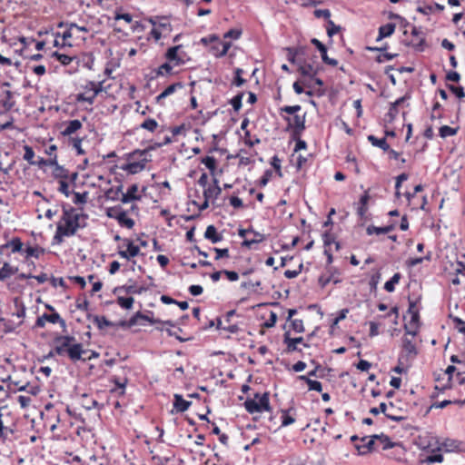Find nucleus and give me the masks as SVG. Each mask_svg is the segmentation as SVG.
Here are the masks:
<instances>
[{
  "instance_id": "1",
  "label": "nucleus",
  "mask_w": 465,
  "mask_h": 465,
  "mask_svg": "<svg viewBox=\"0 0 465 465\" xmlns=\"http://www.w3.org/2000/svg\"><path fill=\"white\" fill-rule=\"evenodd\" d=\"M54 351L58 356H67L72 362L87 361L99 357L97 351H92L91 356L84 357L89 351L84 348L81 342H76V339L72 335L58 334L54 338Z\"/></svg>"
},
{
  "instance_id": "2",
  "label": "nucleus",
  "mask_w": 465,
  "mask_h": 465,
  "mask_svg": "<svg viewBox=\"0 0 465 465\" xmlns=\"http://www.w3.org/2000/svg\"><path fill=\"white\" fill-rule=\"evenodd\" d=\"M160 147H162L161 143H153L143 150L135 149L128 153H125L124 157L126 160L134 159L137 155L143 158L138 162H132L123 164L120 168L130 174H135L143 171L146 168V164L152 161V155L150 154V152L154 151Z\"/></svg>"
},
{
  "instance_id": "3",
  "label": "nucleus",
  "mask_w": 465,
  "mask_h": 465,
  "mask_svg": "<svg viewBox=\"0 0 465 465\" xmlns=\"http://www.w3.org/2000/svg\"><path fill=\"white\" fill-rule=\"evenodd\" d=\"M75 208L72 206H68L66 204L63 205V216L62 221L64 223L63 225V228L66 231L64 232L66 233H72L74 235L77 232V230L81 227H84V225L80 224V218H87L86 214L84 213H76Z\"/></svg>"
},
{
  "instance_id": "4",
  "label": "nucleus",
  "mask_w": 465,
  "mask_h": 465,
  "mask_svg": "<svg viewBox=\"0 0 465 465\" xmlns=\"http://www.w3.org/2000/svg\"><path fill=\"white\" fill-rule=\"evenodd\" d=\"M245 410L250 413L253 414L256 412L267 411L272 413V410L270 404V393L265 391L260 397V401L247 399L244 403Z\"/></svg>"
},
{
  "instance_id": "5",
  "label": "nucleus",
  "mask_w": 465,
  "mask_h": 465,
  "mask_svg": "<svg viewBox=\"0 0 465 465\" xmlns=\"http://www.w3.org/2000/svg\"><path fill=\"white\" fill-rule=\"evenodd\" d=\"M287 122L286 131H292V137L302 136L306 129V114L303 115L294 114L293 117L282 116Z\"/></svg>"
},
{
  "instance_id": "6",
  "label": "nucleus",
  "mask_w": 465,
  "mask_h": 465,
  "mask_svg": "<svg viewBox=\"0 0 465 465\" xmlns=\"http://www.w3.org/2000/svg\"><path fill=\"white\" fill-rule=\"evenodd\" d=\"M45 322H48L53 324H59L64 331H66V322L60 316L59 313H44L42 316H39L35 323V328H44L45 326Z\"/></svg>"
},
{
  "instance_id": "7",
  "label": "nucleus",
  "mask_w": 465,
  "mask_h": 465,
  "mask_svg": "<svg viewBox=\"0 0 465 465\" xmlns=\"http://www.w3.org/2000/svg\"><path fill=\"white\" fill-rule=\"evenodd\" d=\"M388 405L385 402L380 403L379 407L371 408L370 413L373 415H378L381 412L383 413L389 420L393 421H401L405 420V417L401 415H396L395 413L387 412Z\"/></svg>"
},
{
  "instance_id": "8",
  "label": "nucleus",
  "mask_w": 465,
  "mask_h": 465,
  "mask_svg": "<svg viewBox=\"0 0 465 465\" xmlns=\"http://www.w3.org/2000/svg\"><path fill=\"white\" fill-rule=\"evenodd\" d=\"M182 47V45L169 47L164 54L165 58L169 62H174V65L184 64L185 61L178 54V52L181 50Z\"/></svg>"
},
{
  "instance_id": "9",
  "label": "nucleus",
  "mask_w": 465,
  "mask_h": 465,
  "mask_svg": "<svg viewBox=\"0 0 465 465\" xmlns=\"http://www.w3.org/2000/svg\"><path fill=\"white\" fill-rule=\"evenodd\" d=\"M23 242L19 237H14L11 241L0 246V253L3 254L5 250L11 249L12 253L24 252Z\"/></svg>"
},
{
  "instance_id": "10",
  "label": "nucleus",
  "mask_w": 465,
  "mask_h": 465,
  "mask_svg": "<svg viewBox=\"0 0 465 465\" xmlns=\"http://www.w3.org/2000/svg\"><path fill=\"white\" fill-rule=\"evenodd\" d=\"M138 188V184L136 183L130 185L125 193H122L121 202L123 203H128L133 201H140L142 197L137 194Z\"/></svg>"
},
{
  "instance_id": "11",
  "label": "nucleus",
  "mask_w": 465,
  "mask_h": 465,
  "mask_svg": "<svg viewBox=\"0 0 465 465\" xmlns=\"http://www.w3.org/2000/svg\"><path fill=\"white\" fill-rule=\"evenodd\" d=\"M370 200L369 190L365 191L361 195L359 202L357 203L356 212L361 219H364L368 211V203Z\"/></svg>"
},
{
  "instance_id": "12",
  "label": "nucleus",
  "mask_w": 465,
  "mask_h": 465,
  "mask_svg": "<svg viewBox=\"0 0 465 465\" xmlns=\"http://www.w3.org/2000/svg\"><path fill=\"white\" fill-rule=\"evenodd\" d=\"M191 405L192 401L184 400L181 394L173 395V406L176 412H184Z\"/></svg>"
},
{
  "instance_id": "13",
  "label": "nucleus",
  "mask_w": 465,
  "mask_h": 465,
  "mask_svg": "<svg viewBox=\"0 0 465 465\" xmlns=\"http://www.w3.org/2000/svg\"><path fill=\"white\" fill-rule=\"evenodd\" d=\"M402 351L403 352H405V357L407 359H413L418 354V351L416 349L414 342L405 336L402 338Z\"/></svg>"
},
{
  "instance_id": "14",
  "label": "nucleus",
  "mask_w": 465,
  "mask_h": 465,
  "mask_svg": "<svg viewBox=\"0 0 465 465\" xmlns=\"http://www.w3.org/2000/svg\"><path fill=\"white\" fill-rule=\"evenodd\" d=\"M147 290L144 286L137 287L135 284L117 286L114 290V293L124 292L127 294H141Z\"/></svg>"
},
{
  "instance_id": "15",
  "label": "nucleus",
  "mask_w": 465,
  "mask_h": 465,
  "mask_svg": "<svg viewBox=\"0 0 465 465\" xmlns=\"http://www.w3.org/2000/svg\"><path fill=\"white\" fill-rule=\"evenodd\" d=\"M65 128L61 132L63 136H71L73 134L80 130L83 126L80 120H71L64 123Z\"/></svg>"
},
{
  "instance_id": "16",
  "label": "nucleus",
  "mask_w": 465,
  "mask_h": 465,
  "mask_svg": "<svg viewBox=\"0 0 465 465\" xmlns=\"http://www.w3.org/2000/svg\"><path fill=\"white\" fill-rule=\"evenodd\" d=\"M368 440L367 436H364L361 439V441L365 442L362 445L355 444V448L359 452V455H365L367 453L371 452L374 450V441L373 440Z\"/></svg>"
},
{
  "instance_id": "17",
  "label": "nucleus",
  "mask_w": 465,
  "mask_h": 465,
  "mask_svg": "<svg viewBox=\"0 0 465 465\" xmlns=\"http://www.w3.org/2000/svg\"><path fill=\"white\" fill-rule=\"evenodd\" d=\"M204 238L213 243H217L223 240V235L217 232L214 225H208L204 232Z\"/></svg>"
},
{
  "instance_id": "18",
  "label": "nucleus",
  "mask_w": 465,
  "mask_h": 465,
  "mask_svg": "<svg viewBox=\"0 0 465 465\" xmlns=\"http://www.w3.org/2000/svg\"><path fill=\"white\" fill-rule=\"evenodd\" d=\"M87 319H92L93 322L96 324L99 330H103L104 327L114 326V322L107 320L105 316L88 314Z\"/></svg>"
},
{
  "instance_id": "19",
  "label": "nucleus",
  "mask_w": 465,
  "mask_h": 465,
  "mask_svg": "<svg viewBox=\"0 0 465 465\" xmlns=\"http://www.w3.org/2000/svg\"><path fill=\"white\" fill-rule=\"evenodd\" d=\"M111 381L114 382L116 386L115 389H112L110 391L111 393L117 392L119 396H124L125 394V387L127 383V379L121 380L117 376H114L111 379Z\"/></svg>"
},
{
  "instance_id": "20",
  "label": "nucleus",
  "mask_w": 465,
  "mask_h": 465,
  "mask_svg": "<svg viewBox=\"0 0 465 465\" xmlns=\"http://www.w3.org/2000/svg\"><path fill=\"white\" fill-rule=\"evenodd\" d=\"M367 139L371 143L372 146L378 147L384 152L390 150V145L387 143L386 137L377 138L373 134H370L368 135Z\"/></svg>"
},
{
  "instance_id": "21",
  "label": "nucleus",
  "mask_w": 465,
  "mask_h": 465,
  "mask_svg": "<svg viewBox=\"0 0 465 465\" xmlns=\"http://www.w3.org/2000/svg\"><path fill=\"white\" fill-rule=\"evenodd\" d=\"M395 27H396V25L392 23H388L386 25L380 26L379 35H378L376 41L379 42L385 37L391 36L394 33Z\"/></svg>"
},
{
  "instance_id": "22",
  "label": "nucleus",
  "mask_w": 465,
  "mask_h": 465,
  "mask_svg": "<svg viewBox=\"0 0 465 465\" xmlns=\"http://www.w3.org/2000/svg\"><path fill=\"white\" fill-rule=\"evenodd\" d=\"M441 447L445 449L446 451H458L460 450L461 441L450 438H446L441 442Z\"/></svg>"
},
{
  "instance_id": "23",
  "label": "nucleus",
  "mask_w": 465,
  "mask_h": 465,
  "mask_svg": "<svg viewBox=\"0 0 465 465\" xmlns=\"http://www.w3.org/2000/svg\"><path fill=\"white\" fill-rule=\"evenodd\" d=\"M283 343L286 345V353H292L293 351H302V350L297 347V344L294 343L293 339L291 338L289 331H285L283 334Z\"/></svg>"
},
{
  "instance_id": "24",
  "label": "nucleus",
  "mask_w": 465,
  "mask_h": 465,
  "mask_svg": "<svg viewBox=\"0 0 465 465\" xmlns=\"http://www.w3.org/2000/svg\"><path fill=\"white\" fill-rule=\"evenodd\" d=\"M394 229V224H390L383 227H377L375 225H369L366 229V232L368 235L372 234H382V233H388L391 232Z\"/></svg>"
},
{
  "instance_id": "25",
  "label": "nucleus",
  "mask_w": 465,
  "mask_h": 465,
  "mask_svg": "<svg viewBox=\"0 0 465 465\" xmlns=\"http://www.w3.org/2000/svg\"><path fill=\"white\" fill-rule=\"evenodd\" d=\"M128 211L121 212L120 215L117 217V223L120 226L125 227L127 229H132L135 223L132 218L127 217Z\"/></svg>"
},
{
  "instance_id": "26",
  "label": "nucleus",
  "mask_w": 465,
  "mask_h": 465,
  "mask_svg": "<svg viewBox=\"0 0 465 465\" xmlns=\"http://www.w3.org/2000/svg\"><path fill=\"white\" fill-rule=\"evenodd\" d=\"M298 71L302 76H308L309 78H313L318 74V70L314 69L311 64L306 63L300 64Z\"/></svg>"
},
{
  "instance_id": "27",
  "label": "nucleus",
  "mask_w": 465,
  "mask_h": 465,
  "mask_svg": "<svg viewBox=\"0 0 465 465\" xmlns=\"http://www.w3.org/2000/svg\"><path fill=\"white\" fill-rule=\"evenodd\" d=\"M17 272V267L11 266L8 262H5L3 267L0 268V281H5L6 278L16 273Z\"/></svg>"
},
{
  "instance_id": "28",
  "label": "nucleus",
  "mask_w": 465,
  "mask_h": 465,
  "mask_svg": "<svg viewBox=\"0 0 465 465\" xmlns=\"http://www.w3.org/2000/svg\"><path fill=\"white\" fill-rule=\"evenodd\" d=\"M299 379L306 382L309 391H315L318 392H321L322 391V384L320 381L312 380L305 375H300Z\"/></svg>"
},
{
  "instance_id": "29",
  "label": "nucleus",
  "mask_w": 465,
  "mask_h": 465,
  "mask_svg": "<svg viewBox=\"0 0 465 465\" xmlns=\"http://www.w3.org/2000/svg\"><path fill=\"white\" fill-rule=\"evenodd\" d=\"M5 98L1 100L2 106L5 111H10L15 104L13 99V93L10 90L4 91Z\"/></svg>"
},
{
  "instance_id": "30",
  "label": "nucleus",
  "mask_w": 465,
  "mask_h": 465,
  "mask_svg": "<svg viewBox=\"0 0 465 465\" xmlns=\"http://www.w3.org/2000/svg\"><path fill=\"white\" fill-rule=\"evenodd\" d=\"M24 252L26 253V259H28L29 257H35L38 259L41 255H43L45 252V250L40 246H26L24 250Z\"/></svg>"
},
{
  "instance_id": "31",
  "label": "nucleus",
  "mask_w": 465,
  "mask_h": 465,
  "mask_svg": "<svg viewBox=\"0 0 465 465\" xmlns=\"http://www.w3.org/2000/svg\"><path fill=\"white\" fill-rule=\"evenodd\" d=\"M64 229L61 223L57 224L55 234L53 238V244H60L64 241V237L73 236L72 233L64 232Z\"/></svg>"
},
{
  "instance_id": "32",
  "label": "nucleus",
  "mask_w": 465,
  "mask_h": 465,
  "mask_svg": "<svg viewBox=\"0 0 465 465\" xmlns=\"http://www.w3.org/2000/svg\"><path fill=\"white\" fill-rule=\"evenodd\" d=\"M381 443L382 444V450H389V449H392V448H395V447H401L402 449V445L401 442H395V441H392L391 440V438L384 434V433H381Z\"/></svg>"
},
{
  "instance_id": "33",
  "label": "nucleus",
  "mask_w": 465,
  "mask_h": 465,
  "mask_svg": "<svg viewBox=\"0 0 465 465\" xmlns=\"http://www.w3.org/2000/svg\"><path fill=\"white\" fill-rule=\"evenodd\" d=\"M443 10H444V5H440V4H438V3H435L433 5H425V6H419L417 8V12L420 13V14H423V15H428L429 13H431V12H434V11L441 12Z\"/></svg>"
},
{
  "instance_id": "34",
  "label": "nucleus",
  "mask_w": 465,
  "mask_h": 465,
  "mask_svg": "<svg viewBox=\"0 0 465 465\" xmlns=\"http://www.w3.org/2000/svg\"><path fill=\"white\" fill-rule=\"evenodd\" d=\"M233 73L234 76L232 81V85H234L236 87L242 86L246 83V80L242 78V74H244L243 69L237 67L234 69Z\"/></svg>"
},
{
  "instance_id": "35",
  "label": "nucleus",
  "mask_w": 465,
  "mask_h": 465,
  "mask_svg": "<svg viewBox=\"0 0 465 465\" xmlns=\"http://www.w3.org/2000/svg\"><path fill=\"white\" fill-rule=\"evenodd\" d=\"M52 175L54 179L57 180H67L69 177V171L65 169L63 165H57L56 168L54 169Z\"/></svg>"
},
{
  "instance_id": "36",
  "label": "nucleus",
  "mask_w": 465,
  "mask_h": 465,
  "mask_svg": "<svg viewBox=\"0 0 465 465\" xmlns=\"http://www.w3.org/2000/svg\"><path fill=\"white\" fill-rule=\"evenodd\" d=\"M122 190H123V185H119L115 188L111 187L105 191L104 196L108 200L117 201L120 199L119 194L122 193Z\"/></svg>"
},
{
  "instance_id": "37",
  "label": "nucleus",
  "mask_w": 465,
  "mask_h": 465,
  "mask_svg": "<svg viewBox=\"0 0 465 465\" xmlns=\"http://www.w3.org/2000/svg\"><path fill=\"white\" fill-rule=\"evenodd\" d=\"M14 305L16 308V312H14V315L18 318H25L26 309L22 300L18 297H15L14 299Z\"/></svg>"
},
{
  "instance_id": "38",
  "label": "nucleus",
  "mask_w": 465,
  "mask_h": 465,
  "mask_svg": "<svg viewBox=\"0 0 465 465\" xmlns=\"http://www.w3.org/2000/svg\"><path fill=\"white\" fill-rule=\"evenodd\" d=\"M123 242L125 243L128 251V255L131 256V258H134L140 254L139 246L134 245L132 240L124 238Z\"/></svg>"
},
{
  "instance_id": "39",
  "label": "nucleus",
  "mask_w": 465,
  "mask_h": 465,
  "mask_svg": "<svg viewBox=\"0 0 465 465\" xmlns=\"http://www.w3.org/2000/svg\"><path fill=\"white\" fill-rule=\"evenodd\" d=\"M116 302H117V304L121 308L125 309V310H130L133 308L134 299L131 296H129V297L119 296L117 298Z\"/></svg>"
},
{
  "instance_id": "40",
  "label": "nucleus",
  "mask_w": 465,
  "mask_h": 465,
  "mask_svg": "<svg viewBox=\"0 0 465 465\" xmlns=\"http://www.w3.org/2000/svg\"><path fill=\"white\" fill-rule=\"evenodd\" d=\"M244 96V92H240L236 95H234L230 101V104L232 106L235 112H238L242 106V98Z\"/></svg>"
},
{
  "instance_id": "41",
  "label": "nucleus",
  "mask_w": 465,
  "mask_h": 465,
  "mask_svg": "<svg viewBox=\"0 0 465 465\" xmlns=\"http://www.w3.org/2000/svg\"><path fill=\"white\" fill-rule=\"evenodd\" d=\"M321 54L322 60L324 64L331 65V66H336L338 64V61L334 58H330L327 54V47L324 45L322 48L318 50Z\"/></svg>"
},
{
  "instance_id": "42",
  "label": "nucleus",
  "mask_w": 465,
  "mask_h": 465,
  "mask_svg": "<svg viewBox=\"0 0 465 465\" xmlns=\"http://www.w3.org/2000/svg\"><path fill=\"white\" fill-rule=\"evenodd\" d=\"M45 409L50 412V415L48 417V420L49 419H54V422L55 423H60L61 422V417H60V413L58 411L57 409H55V407L54 406V404L52 403H47L45 406Z\"/></svg>"
},
{
  "instance_id": "43",
  "label": "nucleus",
  "mask_w": 465,
  "mask_h": 465,
  "mask_svg": "<svg viewBox=\"0 0 465 465\" xmlns=\"http://www.w3.org/2000/svg\"><path fill=\"white\" fill-rule=\"evenodd\" d=\"M52 57H54L57 61H59L62 65L70 64V63L74 59V57L67 55L65 54H61L58 51L53 52Z\"/></svg>"
},
{
  "instance_id": "44",
  "label": "nucleus",
  "mask_w": 465,
  "mask_h": 465,
  "mask_svg": "<svg viewBox=\"0 0 465 465\" xmlns=\"http://www.w3.org/2000/svg\"><path fill=\"white\" fill-rule=\"evenodd\" d=\"M102 85H103V82L95 83L94 81H89L86 84V85L84 86V88L87 90H92L94 92L92 96H94L95 98L98 95V94L103 91Z\"/></svg>"
},
{
  "instance_id": "45",
  "label": "nucleus",
  "mask_w": 465,
  "mask_h": 465,
  "mask_svg": "<svg viewBox=\"0 0 465 465\" xmlns=\"http://www.w3.org/2000/svg\"><path fill=\"white\" fill-rule=\"evenodd\" d=\"M201 163H203L207 169H209L211 174L213 175L216 169V159L213 156H205L202 158Z\"/></svg>"
},
{
  "instance_id": "46",
  "label": "nucleus",
  "mask_w": 465,
  "mask_h": 465,
  "mask_svg": "<svg viewBox=\"0 0 465 465\" xmlns=\"http://www.w3.org/2000/svg\"><path fill=\"white\" fill-rule=\"evenodd\" d=\"M158 29L162 32L170 33L172 31V25L169 18L166 16H161L157 23Z\"/></svg>"
},
{
  "instance_id": "47",
  "label": "nucleus",
  "mask_w": 465,
  "mask_h": 465,
  "mask_svg": "<svg viewBox=\"0 0 465 465\" xmlns=\"http://www.w3.org/2000/svg\"><path fill=\"white\" fill-rule=\"evenodd\" d=\"M400 279L401 274L399 272L395 273L389 281L385 282L384 289L389 292H394L395 284L399 282Z\"/></svg>"
},
{
  "instance_id": "48",
  "label": "nucleus",
  "mask_w": 465,
  "mask_h": 465,
  "mask_svg": "<svg viewBox=\"0 0 465 465\" xmlns=\"http://www.w3.org/2000/svg\"><path fill=\"white\" fill-rule=\"evenodd\" d=\"M322 241H323V245H324V249L326 248H331V245L335 242V236L334 234L331 232V230H327L325 231L322 234Z\"/></svg>"
},
{
  "instance_id": "49",
  "label": "nucleus",
  "mask_w": 465,
  "mask_h": 465,
  "mask_svg": "<svg viewBox=\"0 0 465 465\" xmlns=\"http://www.w3.org/2000/svg\"><path fill=\"white\" fill-rule=\"evenodd\" d=\"M458 128H452L449 125H442L439 130V134L441 138H446L449 136H453L457 134Z\"/></svg>"
},
{
  "instance_id": "50",
  "label": "nucleus",
  "mask_w": 465,
  "mask_h": 465,
  "mask_svg": "<svg viewBox=\"0 0 465 465\" xmlns=\"http://www.w3.org/2000/svg\"><path fill=\"white\" fill-rule=\"evenodd\" d=\"M124 210L122 208L121 205H116L113 207H108L105 209V214L107 217L111 219H115L117 221V217L120 215L121 212H124Z\"/></svg>"
},
{
  "instance_id": "51",
  "label": "nucleus",
  "mask_w": 465,
  "mask_h": 465,
  "mask_svg": "<svg viewBox=\"0 0 465 465\" xmlns=\"http://www.w3.org/2000/svg\"><path fill=\"white\" fill-rule=\"evenodd\" d=\"M73 202L74 204H85L87 203L89 194L87 191L84 193L73 192Z\"/></svg>"
},
{
  "instance_id": "52",
  "label": "nucleus",
  "mask_w": 465,
  "mask_h": 465,
  "mask_svg": "<svg viewBox=\"0 0 465 465\" xmlns=\"http://www.w3.org/2000/svg\"><path fill=\"white\" fill-rule=\"evenodd\" d=\"M140 127L153 133L158 127V123L153 118H146L140 124Z\"/></svg>"
},
{
  "instance_id": "53",
  "label": "nucleus",
  "mask_w": 465,
  "mask_h": 465,
  "mask_svg": "<svg viewBox=\"0 0 465 465\" xmlns=\"http://www.w3.org/2000/svg\"><path fill=\"white\" fill-rule=\"evenodd\" d=\"M292 410V409L281 411H282V417H281L282 418V427L289 426L295 421V419L289 414V412Z\"/></svg>"
},
{
  "instance_id": "54",
  "label": "nucleus",
  "mask_w": 465,
  "mask_h": 465,
  "mask_svg": "<svg viewBox=\"0 0 465 465\" xmlns=\"http://www.w3.org/2000/svg\"><path fill=\"white\" fill-rule=\"evenodd\" d=\"M173 70V66L169 63H163L154 71V77H159L161 75L171 74Z\"/></svg>"
},
{
  "instance_id": "55",
  "label": "nucleus",
  "mask_w": 465,
  "mask_h": 465,
  "mask_svg": "<svg viewBox=\"0 0 465 465\" xmlns=\"http://www.w3.org/2000/svg\"><path fill=\"white\" fill-rule=\"evenodd\" d=\"M83 139L80 137H72L70 138V143L72 146L76 150V153L79 155L84 154L85 151L82 148Z\"/></svg>"
},
{
  "instance_id": "56",
  "label": "nucleus",
  "mask_w": 465,
  "mask_h": 465,
  "mask_svg": "<svg viewBox=\"0 0 465 465\" xmlns=\"http://www.w3.org/2000/svg\"><path fill=\"white\" fill-rule=\"evenodd\" d=\"M398 113H399L398 108L395 105H393L392 104H391L389 111L385 114V118H384L385 121L389 124H391L396 119Z\"/></svg>"
},
{
  "instance_id": "57",
  "label": "nucleus",
  "mask_w": 465,
  "mask_h": 465,
  "mask_svg": "<svg viewBox=\"0 0 465 465\" xmlns=\"http://www.w3.org/2000/svg\"><path fill=\"white\" fill-rule=\"evenodd\" d=\"M447 87L459 99L465 97V91L461 85L455 86L453 84H447Z\"/></svg>"
},
{
  "instance_id": "58",
  "label": "nucleus",
  "mask_w": 465,
  "mask_h": 465,
  "mask_svg": "<svg viewBox=\"0 0 465 465\" xmlns=\"http://www.w3.org/2000/svg\"><path fill=\"white\" fill-rule=\"evenodd\" d=\"M301 109H302V106L299 104L285 105V106L280 108V114H282V113H285L289 115H294V114H298L297 113L299 111H301Z\"/></svg>"
},
{
  "instance_id": "59",
  "label": "nucleus",
  "mask_w": 465,
  "mask_h": 465,
  "mask_svg": "<svg viewBox=\"0 0 465 465\" xmlns=\"http://www.w3.org/2000/svg\"><path fill=\"white\" fill-rule=\"evenodd\" d=\"M349 312V309L348 308H344V309H341L339 312H338V315L336 318H334L332 321H331V330H334V328L338 325V323L344 320L347 316Z\"/></svg>"
},
{
  "instance_id": "60",
  "label": "nucleus",
  "mask_w": 465,
  "mask_h": 465,
  "mask_svg": "<svg viewBox=\"0 0 465 465\" xmlns=\"http://www.w3.org/2000/svg\"><path fill=\"white\" fill-rule=\"evenodd\" d=\"M450 319L458 331L465 334V321L457 316H450Z\"/></svg>"
},
{
  "instance_id": "61",
  "label": "nucleus",
  "mask_w": 465,
  "mask_h": 465,
  "mask_svg": "<svg viewBox=\"0 0 465 465\" xmlns=\"http://www.w3.org/2000/svg\"><path fill=\"white\" fill-rule=\"evenodd\" d=\"M25 153H24V159L27 161L31 165L35 164L34 157H35V152L33 148L29 145L24 146Z\"/></svg>"
},
{
  "instance_id": "62",
  "label": "nucleus",
  "mask_w": 465,
  "mask_h": 465,
  "mask_svg": "<svg viewBox=\"0 0 465 465\" xmlns=\"http://www.w3.org/2000/svg\"><path fill=\"white\" fill-rule=\"evenodd\" d=\"M443 460V455L439 452H432L430 455H428L424 460L427 463H440Z\"/></svg>"
},
{
  "instance_id": "63",
  "label": "nucleus",
  "mask_w": 465,
  "mask_h": 465,
  "mask_svg": "<svg viewBox=\"0 0 465 465\" xmlns=\"http://www.w3.org/2000/svg\"><path fill=\"white\" fill-rule=\"evenodd\" d=\"M272 175V171L271 169L265 170L262 176L259 180V183H258L259 186L260 187L266 186L267 183H269V181L271 180Z\"/></svg>"
},
{
  "instance_id": "64",
  "label": "nucleus",
  "mask_w": 465,
  "mask_h": 465,
  "mask_svg": "<svg viewBox=\"0 0 465 465\" xmlns=\"http://www.w3.org/2000/svg\"><path fill=\"white\" fill-rule=\"evenodd\" d=\"M292 329L298 333L304 332V325L302 320L295 319L291 321Z\"/></svg>"
}]
</instances>
